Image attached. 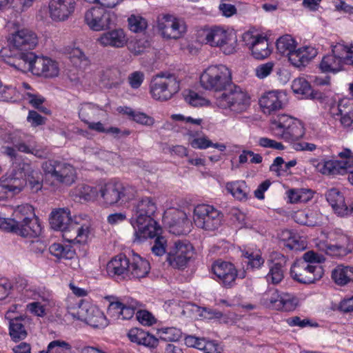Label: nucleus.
I'll list each match as a JSON object with an SVG mask.
<instances>
[{
  "instance_id": "nucleus-6",
  "label": "nucleus",
  "mask_w": 353,
  "mask_h": 353,
  "mask_svg": "<svg viewBox=\"0 0 353 353\" xmlns=\"http://www.w3.org/2000/svg\"><path fill=\"white\" fill-rule=\"evenodd\" d=\"M3 152L10 157L12 163L10 171L1 179L13 194H18L27 185L26 171L23 168L26 165H28V163L25 161L12 147H3Z\"/></svg>"
},
{
  "instance_id": "nucleus-50",
  "label": "nucleus",
  "mask_w": 353,
  "mask_h": 353,
  "mask_svg": "<svg viewBox=\"0 0 353 353\" xmlns=\"http://www.w3.org/2000/svg\"><path fill=\"white\" fill-rule=\"evenodd\" d=\"M158 335L160 339L165 341H177L181 339L182 333L176 327H163L158 330Z\"/></svg>"
},
{
  "instance_id": "nucleus-42",
  "label": "nucleus",
  "mask_w": 353,
  "mask_h": 353,
  "mask_svg": "<svg viewBox=\"0 0 353 353\" xmlns=\"http://www.w3.org/2000/svg\"><path fill=\"white\" fill-rule=\"evenodd\" d=\"M49 251L51 254L58 259H72L76 255L74 249L70 245L53 243L50 246Z\"/></svg>"
},
{
  "instance_id": "nucleus-47",
  "label": "nucleus",
  "mask_w": 353,
  "mask_h": 353,
  "mask_svg": "<svg viewBox=\"0 0 353 353\" xmlns=\"http://www.w3.org/2000/svg\"><path fill=\"white\" fill-rule=\"evenodd\" d=\"M74 194L81 200L89 201L95 199L97 195V190L95 188L81 184L74 188Z\"/></svg>"
},
{
  "instance_id": "nucleus-46",
  "label": "nucleus",
  "mask_w": 353,
  "mask_h": 353,
  "mask_svg": "<svg viewBox=\"0 0 353 353\" xmlns=\"http://www.w3.org/2000/svg\"><path fill=\"white\" fill-rule=\"evenodd\" d=\"M331 112L333 115L341 116V123L344 127H350L353 122V111L350 110H346L344 105L340 103L337 106H333L331 108Z\"/></svg>"
},
{
  "instance_id": "nucleus-37",
  "label": "nucleus",
  "mask_w": 353,
  "mask_h": 353,
  "mask_svg": "<svg viewBox=\"0 0 353 353\" xmlns=\"http://www.w3.org/2000/svg\"><path fill=\"white\" fill-rule=\"evenodd\" d=\"M296 218L301 224L312 227L322 225L326 219L321 212L317 211L309 212H299L296 214Z\"/></svg>"
},
{
  "instance_id": "nucleus-44",
  "label": "nucleus",
  "mask_w": 353,
  "mask_h": 353,
  "mask_svg": "<svg viewBox=\"0 0 353 353\" xmlns=\"http://www.w3.org/2000/svg\"><path fill=\"white\" fill-rule=\"evenodd\" d=\"M21 320L22 318L20 316L14 317L10 321V335L14 341L24 339L27 336V332L21 323Z\"/></svg>"
},
{
  "instance_id": "nucleus-24",
  "label": "nucleus",
  "mask_w": 353,
  "mask_h": 353,
  "mask_svg": "<svg viewBox=\"0 0 353 353\" xmlns=\"http://www.w3.org/2000/svg\"><path fill=\"white\" fill-rule=\"evenodd\" d=\"M75 8V0H50L48 4L49 15L54 21H65L72 15Z\"/></svg>"
},
{
  "instance_id": "nucleus-28",
  "label": "nucleus",
  "mask_w": 353,
  "mask_h": 353,
  "mask_svg": "<svg viewBox=\"0 0 353 353\" xmlns=\"http://www.w3.org/2000/svg\"><path fill=\"white\" fill-rule=\"evenodd\" d=\"M287 264V258L283 254H279L269 266V272L265 276L268 283L277 285L284 278V272Z\"/></svg>"
},
{
  "instance_id": "nucleus-17",
  "label": "nucleus",
  "mask_w": 353,
  "mask_h": 353,
  "mask_svg": "<svg viewBox=\"0 0 353 353\" xmlns=\"http://www.w3.org/2000/svg\"><path fill=\"white\" fill-rule=\"evenodd\" d=\"M193 255V247L186 241H176L168 252V261L175 268H184Z\"/></svg>"
},
{
  "instance_id": "nucleus-55",
  "label": "nucleus",
  "mask_w": 353,
  "mask_h": 353,
  "mask_svg": "<svg viewBox=\"0 0 353 353\" xmlns=\"http://www.w3.org/2000/svg\"><path fill=\"white\" fill-rule=\"evenodd\" d=\"M28 293H32L30 298L36 301L43 302V304H49L51 301V294L48 292H41L36 290H26V295L29 296Z\"/></svg>"
},
{
  "instance_id": "nucleus-25",
  "label": "nucleus",
  "mask_w": 353,
  "mask_h": 353,
  "mask_svg": "<svg viewBox=\"0 0 353 353\" xmlns=\"http://www.w3.org/2000/svg\"><path fill=\"white\" fill-rule=\"evenodd\" d=\"M243 40L256 59H264L271 53L267 39L260 35L254 36L250 33L243 34Z\"/></svg>"
},
{
  "instance_id": "nucleus-56",
  "label": "nucleus",
  "mask_w": 353,
  "mask_h": 353,
  "mask_svg": "<svg viewBox=\"0 0 353 353\" xmlns=\"http://www.w3.org/2000/svg\"><path fill=\"white\" fill-rule=\"evenodd\" d=\"M46 304L42 303L41 301H34L26 305V309L32 314L43 317L46 314Z\"/></svg>"
},
{
  "instance_id": "nucleus-7",
  "label": "nucleus",
  "mask_w": 353,
  "mask_h": 353,
  "mask_svg": "<svg viewBox=\"0 0 353 353\" xmlns=\"http://www.w3.org/2000/svg\"><path fill=\"white\" fill-rule=\"evenodd\" d=\"M217 107L239 114L245 112L250 105L248 94L240 86L232 84L227 90L215 97Z\"/></svg>"
},
{
  "instance_id": "nucleus-10",
  "label": "nucleus",
  "mask_w": 353,
  "mask_h": 353,
  "mask_svg": "<svg viewBox=\"0 0 353 353\" xmlns=\"http://www.w3.org/2000/svg\"><path fill=\"white\" fill-rule=\"evenodd\" d=\"M197 39L202 43L220 48L225 54H232L235 51L236 41H232L227 31L219 26L200 29L197 32Z\"/></svg>"
},
{
  "instance_id": "nucleus-26",
  "label": "nucleus",
  "mask_w": 353,
  "mask_h": 353,
  "mask_svg": "<svg viewBox=\"0 0 353 353\" xmlns=\"http://www.w3.org/2000/svg\"><path fill=\"white\" fill-rule=\"evenodd\" d=\"M130 260L123 254H119L113 258L107 264L108 274L119 279H125L129 276Z\"/></svg>"
},
{
  "instance_id": "nucleus-19",
  "label": "nucleus",
  "mask_w": 353,
  "mask_h": 353,
  "mask_svg": "<svg viewBox=\"0 0 353 353\" xmlns=\"http://www.w3.org/2000/svg\"><path fill=\"white\" fill-rule=\"evenodd\" d=\"M157 28L163 38L177 39L186 32V26L183 21L175 17L166 14L158 19Z\"/></svg>"
},
{
  "instance_id": "nucleus-27",
  "label": "nucleus",
  "mask_w": 353,
  "mask_h": 353,
  "mask_svg": "<svg viewBox=\"0 0 353 353\" xmlns=\"http://www.w3.org/2000/svg\"><path fill=\"white\" fill-rule=\"evenodd\" d=\"M97 41L104 47L120 48L127 44L128 38L123 30L118 28L102 34Z\"/></svg>"
},
{
  "instance_id": "nucleus-12",
  "label": "nucleus",
  "mask_w": 353,
  "mask_h": 353,
  "mask_svg": "<svg viewBox=\"0 0 353 353\" xmlns=\"http://www.w3.org/2000/svg\"><path fill=\"white\" fill-rule=\"evenodd\" d=\"M42 169L46 175L65 186H70L77 179L75 168L65 161L48 160L42 163Z\"/></svg>"
},
{
  "instance_id": "nucleus-39",
  "label": "nucleus",
  "mask_w": 353,
  "mask_h": 353,
  "mask_svg": "<svg viewBox=\"0 0 353 353\" xmlns=\"http://www.w3.org/2000/svg\"><path fill=\"white\" fill-rule=\"evenodd\" d=\"M319 248L326 254L335 257H343L352 252V248H345L343 246L328 243L326 241L320 242Z\"/></svg>"
},
{
  "instance_id": "nucleus-32",
  "label": "nucleus",
  "mask_w": 353,
  "mask_h": 353,
  "mask_svg": "<svg viewBox=\"0 0 353 353\" xmlns=\"http://www.w3.org/2000/svg\"><path fill=\"white\" fill-rule=\"evenodd\" d=\"M331 277L336 284L344 286L353 281V266L338 265L332 270Z\"/></svg>"
},
{
  "instance_id": "nucleus-14",
  "label": "nucleus",
  "mask_w": 353,
  "mask_h": 353,
  "mask_svg": "<svg viewBox=\"0 0 353 353\" xmlns=\"http://www.w3.org/2000/svg\"><path fill=\"white\" fill-rule=\"evenodd\" d=\"M16 65L18 66L19 70L30 71L35 75L45 77H56L59 71L56 61L50 58L38 57L35 54L33 59H30L27 62L19 61Z\"/></svg>"
},
{
  "instance_id": "nucleus-1",
  "label": "nucleus",
  "mask_w": 353,
  "mask_h": 353,
  "mask_svg": "<svg viewBox=\"0 0 353 353\" xmlns=\"http://www.w3.org/2000/svg\"><path fill=\"white\" fill-rule=\"evenodd\" d=\"M8 42V50L2 52L3 56L8 65L18 70L16 63L19 61L27 62L34 58L35 54L32 50L38 43V37L32 30L21 28L11 34Z\"/></svg>"
},
{
  "instance_id": "nucleus-38",
  "label": "nucleus",
  "mask_w": 353,
  "mask_h": 353,
  "mask_svg": "<svg viewBox=\"0 0 353 353\" xmlns=\"http://www.w3.org/2000/svg\"><path fill=\"white\" fill-rule=\"evenodd\" d=\"M23 170L26 171L27 185L32 192H37L42 188V183L40 179L39 172L35 170L33 167L28 163L26 165Z\"/></svg>"
},
{
  "instance_id": "nucleus-45",
  "label": "nucleus",
  "mask_w": 353,
  "mask_h": 353,
  "mask_svg": "<svg viewBox=\"0 0 353 353\" xmlns=\"http://www.w3.org/2000/svg\"><path fill=\"white\" fill-rule=\"evenodd\" d=\"M226 188L237 199L243 200L247 199L249 190L245 181L228 183L226 185Z\"/></svg>"
},
{
  "instance_id": "nucleus-40",
  "label": "nucleus",
  "mask_w": 353,
  "mask_h": 353,
  "mask_svg": "<svg viewBox=\"0 0 353 353\" xmlns=\"http://www.w3.org/2000/svg\"><path fill=\"white\" fill-rule=\"evenodd\" d=\"M343 62L332 54L324 56L320 63V69L324 72H337L342 69Z\"/></svg>"
},
{
  "instance_id": "nucleus-33",
  "label": "nucleus",
  "mask_w": 353,
  "mask_h": 353,
  "mask_svg": "<svg viewBox=\"0 0 353 353\" xmlns=\"http://www.w3.org/2000/svg\"><path fill=\"white\" fill-rule=\"evenodd\" d=\"M319 170L323 174H334L339 173L341 170L352 172L351 165L348 161L342 160H329L318 165Z\"/></svg>"
},
{
  "instance_id": "nucleus-3",
  "label": "nucleus",
  "mask_w": 353,
  "mask_h": 353,
  "mask_svg": "<svg viewBox=\"0 0 353 353\" xmlns=\"http://www.w3.org/2000/svg\"><path fill=\"white\" fill-rule=\"evenodd\" d=\"M50 224L54 230L61 231L63 239L70 243H85L90 234L89 225H80L73 220L68 208L53 210L50 214Z\"/></svg>"
},
{
  "instance_id": "nucleus-29",
  "label": "nucleus",
  "mask_w": 353,
  "mask_h": 353,
  "mask_svg": "<svg viewBox=\"0 0 353 353\" xmlns=\"http://www.w3.org/2000/svg\"><path fill=\"white\" fill-rule=\"evenodd\" d=\"M327 202L339 216L349 215V208L345 203L343 195L336 188L329 190L325 194Z\"/></svg>"
},
{
  "instance_id": "nucleus-53",
  "label": "nucleus",
  "mask_w": 353,
  "mask_h": 353,
  "mask_svg": "<svg viewBox=\"0 0 353 353\" xmlns=\"http://www.w3.org/2000/svg\"><path fill=\"white\" fill-rule=\"evenodd\" d=\"M128 21L130 30L134 32H142L147 27L146 21L141 17L132 15Z\"/></svg>"
},
{
  "instance_id": "nucleus-48",
  "label": "nucleus",
  "mask_w": 353,
  "mask_h": 353,
  "mask_svg": "<svg viewBox=\"0 0 353 353\" xmlns=\"http://www.w3.org/2000/svg\"><path fill=\"white\" fill-rule=\"evenodd\" d=\"M325 241L328 243L343 246L345 248H352V245L349 236L343 234L339 230H334L333 232H329L327 235V239Z\"/></svg>"
},
{
  "instance_id": "nucleus-15",
  "label": "nucleus",
  "mask_w": 353,
  "mask_h": 353,
  "mask_svg": "<svg viewBox=\"0 0 353 353\" xmlns=\"http://www.w3.org/2000/svg\"><path fill=\"white\" fill-rule=\"evenodd\" d=\"M179 81L174 74L157 77L151 82L150 93L156 100L168 101L179 92Z\"/></svg>"
},
{
  "instance_id": "nucleus-59",
  "label": "nucleus",
  "mask_w": 353,
  "mask_h": 353,
  "mask_svg": "<svg viewBox=\"0 0 353 353\" xmlns=\"http://www.w3.org/2000/svg\"><path fill=\"white\" fill-rule=\"evenodd\" d=\"M243 256L248 259L247 263L252 268H259L264 263V259L259 254L246 252L243 254Z\"/></svg>"
},
{
  "instance_id": "nucleus-2",
  "label": "nucleus",
  "mask_w": 353,
  "mask_h": 353,
  "mask_svg": "<svg viewBox=\"0 0 353 353\" xmlns=\"http://www.w3.org/2000/svg\"><path fill=\"white\" fill-rule=\"evenodd\" d=\"M157 209L151 197L142 198L134 204L135 221L132 224L135 230L134 241L140 242L144 239L154 238L159 234L161 228L153 218Z\"/></svg>"
},
{
  "instance_id": "nucleus-34",
  "label": "nucleus",
  "mask_w": 353,
  "mask_h": 353,
  "mask_svg": "<svg viewBox=\"0 0 353 353\" xmlns=\"http://www.w3.org/2000/svg\"><path fill=\"white\" fill-rule=\"evenodd\" d=\"M129 339L139 345L147 347H154L157 345V339L152 335L139 328L131 329L128 334Z\"/></svg>"
},
{
  "instance_id": "nucleus-52",
  "label": "nucleus",
  "mask_w": 353,
  "mask_h": 353,
  "mask_svg": "<svg viewBox=\"0 0 353 353\" xmlns=\"http://www.w3.org/2000/svg\"><path fill=\"white\" fill-rule=\"evenodd\" d=\"M71 345L61 340H54L48 344V351L50 353H70Z\"/></svg>"
},
{
  "instance_id": "nucleus-35",
  "label": "nucleus",
  "mask_w": 353,
  "mask_h": 353,
  "mask_svg": "<svg viewBox=\"0 0 353 353\" xmlns=\"http://www.w3.org/2000/svg\"><path fill=\"white\" fill-rule=\"evenodd\" d=\"M9 141L20 152L27 154H32L38 158H46L48 155V151L45 148L39 147L37 145H28L25 143L18 141L11 134L8 137Z\"/></svg>"
},
{
  "instance_id": "nucleus-31",
  "label": "nucleus",
  "mask_w": 353,
  "mask_h": 353,
  "mask_svg": "<svg viewBox=\"0 0 353 353\" xmlns=\"http://www.w3.org/2000/svg\"><path fill=\"white\" fill-rule=\"evenodd\" d=\"M150 270V265L147 260L139 255H134L130 261L128 279H141L145 277Z\"/></svg>"
},
{
  "instance_id": "nucleus-30",
  "label": "nucleus",
  "mask_w": 353,
  "mask_h": 353,
  "mask_svg": "<svg viewBox=\"0 0 353 353\" xmlns=\"http://www.w3.org/2000/svg\"><path fill=\"white\" fill-rule=\"evenodd\" d=\"M259 103L263 112L268 114L283 108L281 93L277 91H270L265 93L261 97Z\"/></svg>"
},
{
  "instance_id": "nucleus-62",
  "label": "nucleus",
  "mask_w": 353,
  "mask_h": 353,
  "mask_svg": "<svg viewBox=\"0 0 353 353\" xmlns=\"http://www.w3.org/2000/svg\"><path fill=\"white\" fill-rule=\"evenodd\" d=\"M122 305L123 302L119 301L111 302L108 308V314L114 320L119 319Z\"/></svg>"
},
{
  "instance_id": "nucleus-51",
  "label": "nucleus",
  "mask_w": 353,
  "mask_h": 353,
  "mask_svg": "<svg viewBox=\"0 0 353 353\" xmlns=\"http://www.w3.org/2000/svg\"><path fill=\"white\" fill-rule=\"evenodd\" d=\"M139 307V303L134 299L130 301L128 300L123 302L122 308L121 311V317L119 319L128 320L133 317L136 310Z\"/></svg>"
},
{
  "instance_id": "nucleus-11",
  "label": "nucleus",
  "mask_w": 353,
  "mask_h": 353,
  "mask_svg": "<svg viewBox=\"0 0 353 353\" xmlns=\"http://www.w3.org/2000/svg\"><path fill=\"white\" fill-rule=\"evenodd\" d=\"M136 190L132 186H125L119 182H110L99 190L105 206H119L133 199Z\"/></svg>"
},
{
  "instance_id": "nucleus-23",
  "label": "nucleus",
  "mask_w": 353,
  "mask_h": 353,
  "mask_svg": "<svg viewBox=\"0 0 353 353\" xmlns=\"http://www.w3.org/2000/svg\"><path fill=\"white\" fill-rule=\"evenodd\" d=\"M263 299L265 305L277 310L292 311L296 305V300L292 294L278 290L265 294Z\"/></svg>"
},
{
  "instance_id": "nucleus-41",
  "label": "nucleus",
  "mask_w": 353,
  "mask_h": 353,
  "mask_svg": "<svg viewBox=\"0 0 353 353\" xmlns=\"http://www.w3.org/2000/svg\"><path fill=\"white\" fill-rule=\"evenodd\" d=\"M292 89L296 94H301L305 98L314 99L316 94L312 91L308 81L304 78H296L292 83Z\"/></svg>"
},
{
  "instance_id": "nucleus-49",
  "label": "nucleus",
  "mask_w": 353,
  "mask_h": 353,
  "mask_svg": "<svg viewBox=\"0 0 353 353\" xmlns=\"http://www.w3.org/2000/svg\"><path fill=\"white\" fill-rule=\"evenodd\" d=\"M124 113L137 123L146 126H152L154 123V119L152 117L143 112L133 110L130 108H125Z\"/></svg>"
},
{
  "instance_id": "nucleus-61",
  "label": "nucleus",
  "mask_w": 353,
  "mask_h": 353,
  "mask_svg": "<svg viewBox=\"0 0 353 353\" xmlns=\"http://www.w3.org/2000/svg\"><path fill=\"white\" fill-rule=\"evenodd\" d=\"M128 82L131 88L134 89L139 88L144 79V74L140 71H135L128 76Z\"/></svg>"
},
{
  "instance_id": "nucleus-8",
  "label": "nucleus",
  "mask_w": 353,
  "mask_h": 353,
  "mask_svg": "<svg viewBox=\"0 0 353 353\" xmlns=\"http://www.w3.org/2000/svg\"><path fill=\"white\" fill-rule=\"evenodd\" d=\"M201 86L215 92L225 91L232 84V74L224 65L209 66L200 77Z\"/></svg>"
},
{
  "instance_id": "nucleus-57",
  "label": "nucleus",
  "mask_w": 353,
  "mask_h": 353,
  "mask_svg": "<svg viewBox=\"0 0 353 353\" xmlns=\"http://www.w3.org/2000/svg\"><path fill=\"white\" fill-rule=\"evenodd\" d=\"M26 95L28 97L29 103L35 108L38 109L39 110L48 114L49 112V110L46 108L43 107L41 105L45 101V99L40 96L34 94L30 92H27Z\"/></svg>"
},
{
  "instance_id": "nucleus-58",
  "label": "nucleus",
  "mask_w": 353,
  "mask_h": 353,
  "mask_svg": "<svg viewBox=\"0 0 353 353\" xmlns=\"http://www.w3.org/2000/svg\"><path fill=\"white\" fill-rule=\"evenodd\" d=\"M165 244L166 240L162 236H157L154 239V245L152 246L151 250L152 253L157 256H162L165 253Z\"/></svg>"
},
{
  "instance_id": "nucleus-60",
  "label": "nucleus",
  "mask_w": 353,
  "mask_h": 353,
  "mask_svg": "<svg viewBox=\"0 0 353 353\" xmlns=\"http://www.w3.org/2000/svg\"><path fill=\"white\" fill-rule=\"evenodd\" d=\"M137 319L143 325H152L156 320L153 315L147 310H139L137 312Z\"/></svg>"
},
{
  "instance_id": "nucleus-36",
  "label": "nucleus",
  "mask_w": 353,
  "mask_h": 353,
  "mask_svg": "<svg viewBox=\"0 0 353 353\" xmlns=\"http://www.w3.org/2000/svg\"><path fill=\"white\" fill-rule=\"evenodd\" d=\"M102 110L97 105L92 103H83L79 108V117L85 123L98 119Z\"/></svg>"
},
{
  "instance_id": "nucleus-43",
  "label": "nucleus",
  "mask_w": 353,
  "mask_h": 353,
  "mask_svg": "<svg viewBox=\"0 0 353 353\" xmlns=\"http://www.w3.org/2000/svg\"><path fill=\"white\" fill-rule=\"evenodd\" d=\"M17 225V222H15L14 218H0V228L2 230L8 232H12L23 237H28V234L31 231L30 228H21L18 227Z\"/></svg>"
},
{
  "instance_id": "nucleus-16",
  "label": "nucleus",
  "mask_w": 353,
  "mask_h": 353,
  "mask_svg": "<svg viewBox=\"0 0 353 353\" xmlns=\"http://www.w3.org/2000/svg\"><path fill=\"white\" fill-rule=\"evenodd\" d=\"M69 314L74 319L85 322L94 327H104L108 325L103 313L97 307L88 303L81 304L76 312Z\"/></svg>"
},
{
  "instance_id": "nucleus-5",
  "label": "nucleus",
  "mask_w": 353,
  "mask_h": 353,
  "mask_svg": "<svg viewBox=\"0 0 353 353\" xmlns=\"http://www.w3.org/2000/svg\"><path fill=\"white\" fill-rule=\"evenodd\" d=\"M295 48L296 42L290 35L286 34L277 39V50L282 54H286L289 61L296 68L305 66L318 53L316 49L312 46Z\"/></svg>"
},
{
  "instance_id": "nucleus-64",
  "label": "nucleus",
  "mask_w": 353,
  "mask_h": 353,
  "mask_svg": "<svg viewBox=\"0 0 353 353\" xmlns=\"http://www.w3.org/2000/svg\"><path fill=\"white\" fill-rule=\"evenodd\" d=\"M27 121L31 124L32 126L36 127L45 124L46 118L41 116L37 112L34 110H30L27 117Z\"/></svg>"
},
{
  "instance_id": "nucleus-20",
  "label": "nucleus",
  "mask_w": 353,
  "mask_h": 353,
  "mask_svg": "<svg viewBox=\"0 0 353 353\" xmlns=\"http://www.w3.org/2000/svg\"><path fill=\"white\" fill-rule=\"evenodd\" d=\"M12 216L18 227L30 228L31 231L28 234L29 237L36 236L40 233L41 228L37 220L34 219L35 214L32 205L29 204L18 205L14 210Z\"/></svg>"
},
{
  "instance_id": "nucleus-54",
  "label": "nucleus",
  "mask_w": 353,
  "mask_h": 353,
  "mask_svg": "<svg viewBox=\"0 0 353 353\" xmlns=\"http://www.w3.org/2000/svg\"><path fill=\"white\" fill-rule=\"evenodd\" d=\"M351 47L343 43H338L332 47V54L339 58L343 63H345V57L350 53Z\"/></svg>"
},
{
  "instance_id": "nucleus-9",
  "label": "nucleus",
  "mask_w": 353,
  "mask_h": 353,
  "mask_svg": "<svg viewBox=\"0 0 353 353\" xmlns=\"http://www.w3.org/2000/svg\"><path fill=\"white\" fill-rule=\"evenodd\" d=\"M271 129L273 134L292 145L299 141L305 134L302 123L293 117L283 114L278 117L272 122Z\"/></svg>"
},
{
  "instance_id": "nucleus-63",
  "label": "nucleus",
  "mask_w": 353,
  "mask_h": 353,
  "mask_svg": "<svg viewBox=\"0 0 353 353\" xmlns=\"http://www.w3.org/2000/svg\"><path fill=\"white\" fill-rule=\"evenodd\" d=\"M190 145L193 148L204 150L212 145V142L206 137L194 138L190 141Z\"/></svg>"
},
{
  "instance_id": "nucleus-21",
  "label": "nucleus",
  "mask_w": 353,
  "mask_h": 353,
  "mask_svg": "<svg viewBox=\"0 0 353 353\" xmlns=\"http://www.w3.org/2000/svg\"><path fill=\"white\" fill-rule=\"evenodd\" d=\"M212 271L216 276V281L223 287L230 288L234 285L238 272L232 263L216 261L212 266Z\"/></svg>"
},
{
  "instance_id": "nucleus-22",
  "label": "nucleus",
  "mask_w": 353,
  "mask_h": 353,
  "mask_svg": "<svg viewBox=\"0 0 353 353\" xmlns=\"http://www.w3.org/2000/svg\"><path fill=\"white\" fill-rule=\"evenodd\" d=\"M263 299L265 305L277 310L292 311L296 305V300L292 294L278 290L265 294Z\"/></svg>"
},
{
  "instance_id": "nucleus-18",
  "label": "nucleus",
  "mask_w": 353,
  "mask_h": 353,
  "mask_svg": "<svg viewBox=\"0 0 353 353\" xmlns=\"http://www.w3.org/2000/svg\"><path fill=\"white\" fill-rule=\"evenodd\" d=\"M114 15L103 8L93 7L85 13V22L94 31H101L114 24Z\"/></svg>"
},
{
  "instance_id": "nucleus-4",
  "label": "nucleus",
  "mask_w": 353,
  "mask_h": 353,
  "mask_svg": "<svg viewBox=\"0 0 353 353\" xmlns=\"http://www.w3.org/2000/svg\"><path fill=\"white\" fill-rule=\"evenodd\" d=\"M324 257L313 251L305 252L302 259L296 260L290 269L292 277L299 283L310 284L322 278L323 270L320 263Z\"/></svg>"
},
{
  "instance_id": "nucleus-13",
  "label": "nucleus",
  "mask_w": 353,
  "mask_h": 353,
  "mask_svg": "<svg viewBox=\"0 0 353 353\" xmlns=\"http://www.w3.org/2000/svg\"><path fill=\"white\" fill-rule=\"evenodd\" d=\"M223 215L214 206L206 204L198 205L193 212L195 225L205 230L213 231L221 225Z\"/></svg>"
}]
</instances>
